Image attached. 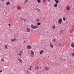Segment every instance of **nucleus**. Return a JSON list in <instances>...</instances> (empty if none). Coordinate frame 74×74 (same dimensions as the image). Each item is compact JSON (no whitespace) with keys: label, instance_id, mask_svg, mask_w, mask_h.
I'll return each instance as SVG.
<instances>
[{"label":"nucleus","instance_id":"obj_15","mask_svg":"<svg viewBox=\"0 0 74 74\" xmlns=\"http://www.w3.org/2000/svg\"><path fill=\"white\" fill-rule=\"evenodd\" d=\"M5 49H8V47H7V45H5Z\"/></svg>","mask_w":74,"mask_h":74},{"label":"nucleus","instance_id":"obj_24","mask_svg":"<svg viewBox=\"0 0 74 74\" xmlns=\"http://www.w3.org/2000/svg\"><path fill=\"white\" fill-rule=\"evenodd\" d=\"M37 25H41V23H38Z\"/></svg>","mask_w":74,"mask_h":74},{"label":"nucleus","instance_id":"obj_30","mask_svg":"<svg viewBox=\"0 0 74 74\" xmlns=\"http://www.w3.org/2000/svg\"><path fill=\"white\" fill-rule=\"evenodd\" d=\"M72 56H73V57L74 56V53H72Z\"/></svg>","mask_w":74,"mask_h":74},{"label":"nucleus","instance_id":"obj_13","mask_svg":"<svg viewBox=\"0 0 74 74\" xmlns=\"http://www.w3.org/2000/svg\"><path fill=\"white\" fill-rule=\"evenodd\" d=\"M27 48L28 49H30L31 48V46L30 45H28L27 46Z\"/></svg>","mask_w":74,"mask_h":74},{"label":"nucleus","instance_id":"obj_8","mask_svg":"<svg viewBox=\"0 0 74 74\" xmlns=\"http://www.w3.org/2000/svg\"><path fill=\"white\" fill-rule=\"evenodd\" d=\"M71 45L72 48H74V43L73 42L71 44Z\"/></svg>","mask_w":74,"mask_h":74},{"label":"nucleus","instance_id":"obj_32","mask_svg":"<svg viewBox=\"0 0 74 74\" xmlns=\"http://www.w3.org/2000/svg\"><path fill=\"white\" fill-rule=\"evenodd\" d=\"M46 1H45V0H43L44 3H45Z\"/></svg>","mask_w":74,"mask_h":74},{"label":"nucleus","instance_id":"obj_6","mask_svg":"<svg viewBox=\"0 0 74 74\" xmlns=\"http://www.w3.org/2000/svg\"><path fill=\"white\" fill-rule=\"evenodd\" d=\"M30 52H31V53L32 55H34V51L33 50H31Z\"/></svg>","mask_w":74,"mask_h":74},{"label":"nucleus","instance_id":"obj_23","mask_svg":"<svg viewBox=\"0 0 74 74\" xmlns=\"http://www.w3.org/2000/svg\"><path fill=\"white\" fill-rule=\"evenodd\" d=\"M52 41H53V42H55L56 41V40L55 39H53Z\"/></svg>","mask_w":74,"mask_h":74},{"label":"nucleus","instance_id":"obj_1","mask_svg":"<svg viewBox=\"0 0 74 74\" xmlns=\"http://www.w3.org/2000/svg\"><path fill=\"white\" fill-rule=\"evenodd\" d=\"M30 27L31 28L33 29H36L38 28V25L34 26L33 24H32L31 25Z\"/></svg>","mask_w":74,"mask_h":74},{"label":"nucleus","instance_id":"obj_21","mask_svg":"<svg viewBox=\"0 0 74 74\" xmlns=\"http://www.w3.org/2000/svg\"><path fill=\"white\" fill-rule=\"evenodd\" d=\"M17 8H18V10H21V7H20V6H18Z\"/></svg>","mask_w":74,"mask_h":74},{"label":"nucleus","instance_id":"obj_7","mask_svg":"<svg viewBox=\"0 0 74 74\" xmlns=\"http://www.w3.org/2000/svg\"><path fill=\"white\" fill-rule=\"evenodd\" d=\"M34 68L35 69H36V70H38V69H39V67L37 66L36 65L35 66Z\"/></svg>","mask_w":74,"mask_h":74},{"label":"nucleus","instance_id":"obj_17","mask_svg":"<svg viewBox=\"0 0 74 74\" xmlns=\"http://www.w3.org/2000/svg\"><path fill=\"white\" fill-rule=\"evenodd\" d=\"M57 6H58V4H57V3H55L54 5V6L55 7H56Z\"/></svg>","mask_w":74,"mask_h":74},{"label":"nucleus","instance_id":"obj_11","mask_svg":"<svg viewBox=\"0 0 74 74\" xmlns=\"http://www.w3.org/2000/svg\"><path fill=\"white\" fill-rule=\"evenodd\" d=\"M45 69L46 70H49V68L48 66H46L45 67Z\"/></svg>","mask_w":74,"mask_h":74},{"label":"nucleus","instance_id":"obj_36","mask_svg":"<svg viewBox=\"0 0 74 74\" xmlns=\"http://www.w3.org/2000/svg\"><path fill=\"white\" fill-rule=\"evenodd\" d=\"M39 69H40V70H41V67H40V68H39Z\"/></svg>","mask_w":74,"mask_h":74},{"label":"nucleus","instance_id":"obj_34","mask_svg":"<svg viewBox=\"0 0 74 74\" xmlns=\"http://www.w3.org/2000/svg\"><path fill=\"white\" fill-rule=\"evenodd\" d=\"M63 19L64 21H66V19Z\"/></svg>","mask_w":74,"mask_h":74},{"label":"nucleus","instance_id":"obj_43","mask_svg":"<svg viewBox=\"0 0 74 74\" xmlns=\"http://www.w3.org/2000/svg\"><path fill=\"white\" fill-rule=\"evenodd\" d=\"M74 30V29H73L72 30Z\"/></svg>","mask_w":74,"mask_h":74},{"label":"nucleus","instance_id":"obj_18","mask_svg":"<svg viewBox=\"0 0 74 74\" xmlns=\"http://www.w3.org/2000/svg\"><path fill=\"white\" fill-rule=\"evenodd\" d=\"M66 9L67 10H70V8L69 7H67L66 8Z\"/></svg>","mask_w":74,"mask_h":74},{"label":"nucleus","instance_id":"obj_37","mask_svg":"<svg viewBox=\"0 0 74 74\" xmlns=\"http://www.w3.org/2000/svg\"><path fill=\"white\" fill-rule=\"evenodd\" d=\"M2 1H4V0H1Z\"/></svg>","mask_w":74,"mask_h":74},{"label":"nucleus","instance_id":"obj_10","mask_svg":"<svg viewBox=\"0 0 74 74\" xmlns=\"http://www.w3.org/2000/svg\"><path fill=\"white\" fill-rule=\"evenodd\" d=\"M50 46L51 48H53V46L52 44L51 43L50 44Z\"/></svg>","mask_w":74,"mask_h":74},{"label":"nucleus","instance_id":"obj_14","mask_svg":"<svg viewBox=\"0 0 74 74\" xmlns=\"http://www.w3.org/2000/svg\"><path fill=\"white\" fill-rule=\"evenodd\" d=\"M11 41H12V42H14L15 41H16V39H12L11 40Z\"/></svg>","mask_w":74,"mask_h":74},{"label":"nucleus","instance_id":"obj_20","mask_svg":"<svg viewBox=\"0 0 74 74\" xmlns=\"http://www.w3.org/2000/svg\"><path fill=\"white\" fill-rule=\"evenodd\" d=\"M25 1H24V3L25 4H26V3L27 2V0H25Z\"/></svg>","mask_w":74,"mask_h":74},{"label":"nucleus","instance_id":"obj_39","mask_svg":"<svg viewBox=\"0 0 74 74\" xmlns=\"http://www.w3.org/2000/svg\"><path fill=\"white\" fill-rule=\"evenodd\" d=\"M57 1V0H54L55 1Z\"/></svg>","mask_w":74,"mask_h":74},{"label":"nucleus","instance_id":"obj_9","mask_svg":"<svg viewBox=\"0 0 74 74\" xmlns=\"http://www.w3.org/2000/svg\"><path fill=\"white\" fill-rule=\"evenodd\" d=\"M43 52H44V50H41L40 52V55H41L42 54Z\"/></svg>","mask_w":74,"mask_h":74},{"label":"nucleus","instance_id":"obj_27","mask_svg":"<svg viewBox=\"0 0 74 74\" xmlns=\"http://www.w3.org/2000/svg\"><path fill=\"white\" fill-rule=\"evenodd\" d=\"M8 26H9L10 27H11V24H10V23L9 24H8Z\"/></svg>","mask_w":74,"mask_h":74},{"label":"nucleus","instance_id":"obj_12","mask_svg":"<svg viewBox=\"0 0 74 74\" xmlns=\"http://www.w3.org/2000/svg\"><path fill=\"white\" fill-rule=\"evenodd\" d=\"M27 32H29L30 31V29H29L28 28H27Z\"/></svg>","mask_w":74,"mask_h":74},{"label":"nucleus","instance_id":"obj_26","mask_svg":"<svg viewBox=\"0 0 74 74\" xmlns=\"http://www.w3.org/2000/svg\"><path fill=\"white\" fill-rule=\"evenodd\" d=\"M23 20L25 22H26V21H27V20H26V19H23Z\"/></svg>","mask_w":74,"mask_h":74},{"label":"nucleus","instance_id":"obj_42","mask_svg":"<svg viewBox=\"0 0 74 74\" xmlns=\"http://www.w3.org/2000/svg\"><path fill=\"white\" fill-rule=\"evenodd\" d=\"M49 33L48 32H47V33Z\"/></svg>","mask_w":74,"mask_h":74},{"label":"nucleus","instance_id":"obj_38","mask_svg":"<svg viewBox=\"0 0 74 74\" xmlns=\"http://www.w3.org/2000/svg\"><path fill=\"white\" fill-rule=\"evenodd\" d=\"M24 42H25V43L26 42V41H24Z\"/></svg>","mask_w":74,"mask_h":74},{"label":"nucleus","instance_id":"obj_2","mask_svg":"<svg viewBox=\"0 0 74 74\" xmlns=\"http://www.w3.org/2000/svg\"><path fill=\"white\" fill-rule=\"evenodd\" d=\"M18 54L19 56H22V54H23V51H19Z\"/></svg>","mask_w":74,"mask_h":74},{"label":"nucleus","instance_id":"obj_40","mask_svg":"<svg viewBox=\"0 0 74 74\" xmlns=\"http://www.w3.org/2000/svg\"><path fill=\"white\" fill-rule=\"evenodd\" d=\"M21 21H22V20H21V19H20V22H21Z\"/></svg>","mask_w":74,"mask_h":74},{"label":"nucleus","instance_id":"obj_33","mask_svg":"<svg viewBox=\"0 0 74 74\" xmlns=\"http://www.w3.org/2000/svg\"><path fill=\"white\" fill-rule=\"evenodd\" d=\"M58 46H61V44H60V43L59 44Z\"/></svg>","mask_w":74,"mask_h":74},{"label":"nucleus","instance_id":"obj_29","mask_svg":"<svg viewBox=\"0 0 74 74\" xmlns=\"http://www.w3.org/2000/svg\"><path fill=\"white\" fill-rule=\"evenodd\" d=\"M37 22H39V21H40V19H37Z\"/></svg>","mask_w":74,"mask_h":74},{"label":"nucleus","instance_id":"obj_31","mask_svg":"<svg viewBox=\"0 0 74 74\" xmlns=\"http://www.w3.org/2000/svg\"><path fill=\"white\" fill-rule=\"evenodd\" d=\"M2 72H3V71L2 70H0V73H2Z\"/></svg>","mask_w":74,"mask_h":74},{"label":"nucleus","instance_id":"obj_22","mask_svg":"<svg viewBox=\"0 0 74 74\" xmlns=\"http://www.w3.org/2000/svg\"><path fill=\"white\" fill-rule=\"evenodd\" d=\"M52 29H55V26L54 25H53L52 27Z\"/></svg>","mask_w":74,"mask_h":74},{"label":"nucleus","instance_id":"obj_5","mask_svg":"<svg viewBox=\"0 0 74 74\" xmlns=\"http://www.w3.org/2000/svg\"><path fill=\"white\" fill-rule=\"evenodd\" d=\"M33 68V67L32 66H30L28 68V69L30 70V71H32V69Z\"/></svg>","mask_w":74,"mask_h":74},{"label":"nucleus","instance_id":"obj_3","mask_svg":"<svg viewBox=\"0 0 74 74\" xmlns=\"http://www.w3.org/2000/svg\"><path fill=\"white\" fill-rule=\"evenodd\" d=\"M17 60H18L19 62H20L21 63H23V61L22 60V59L20 58H18L17 59Z\"/></svg>","mask_w":74,"mask_h":74},{"label":"nucleus","instance_id":"obj_28","mask_svg":"<svg viewBox=\"0 0 74 74\" xmlns=\"http://www.w3.org/2000/svg\"><path fill=\"white\" fill-rule=\"evenodd\" d=\"M59 3V1L58 0L57 1H56V4H57V3Z\"/></svg>","mask_w":74,"mask_h":74},{"label":"nucleus","instance_id":"obj_25","mask_svg":"<svg viewBox=\"0 0 74 74\" xmlns=\"http://www.w3.org/2000/svg\"><path fill=\"white\" fill-rule=\"evenodd\" d=\"M1 62H4V59L3 58L1 60Z\"/></svg>","mask_w":74,"mask_h":74},{"label":"nucleus","instance_id":"obj_16","mask_svg":"<svg viewBox=\"0 0 74 74\" xmlns=\"http://www.w3.org/2000/svg\"><path fill=\"white\" fill-rule=\"evenodd\" d=\"M6 4L7 5H9V4H10V2H8L6 3Z\"/></svg>","mask_w":74,"mask_h":74},{"label":"nucleus","instance_id":"obj_4","mask_svg":"<svg viewBox=\"0 0 74 74\" xmlns=\"http://www.w3.org/2000/svg\"><path fill=\"white\" fill-rule=\"evenodd\" d=\"M62 22V19H60L58 20V23L59 24H61Z\"/></svg>","mask_w":74,"mask_h":74},{"label":"nucleus","instance_id":"obj_41","mask_svg":"<svg viewBox=\"0 0 74 74\" xmlns=\"http://www.w3.org/2000/svg\"><path fill=\"white\" fill-rule=\"evenodd\" d=\"M47 1H50V0H47Z\"/></svg>","mask_w":74,"mask_h":74},{"label":"nucleus","instance_id":"obj_19","mask_svg":"<svg viewBox=\"0 0 74 74\" xmlns=\"http://www.w3.org/2000/svg\"><path fill=\"white\" fill-rule=\"evenodd\" d=\"M37 1L38 3H41V0H37Z\"/></svg>","mask_w":74,"mask_h":74},{"label":"nucleus","instance_id":"obj_35","mask_svg":"<svg viewBox=\"0 0 74 74\" xmlns=\"http://www.w3.org/2000/svg\"><path fill=\"white\" fill-rule=\"evenodd\" d=\"M62 19H66V18H65L64 17Z\"/></svg>","mask_w":74,"mask_h":74}]
</instances>
